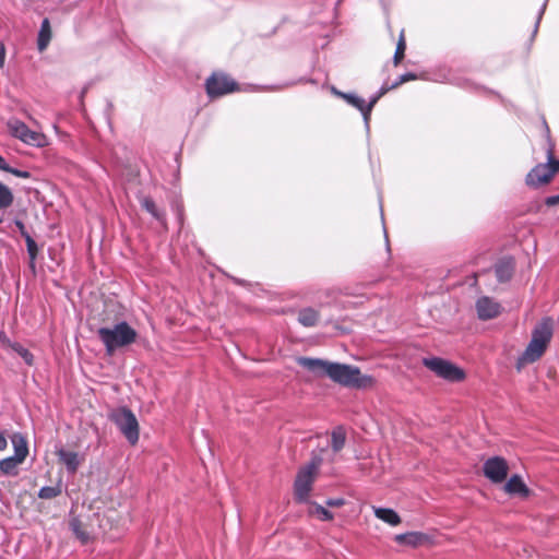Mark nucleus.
<instances>
[{"instance_id": "b1692460", "label": "nucleus", "mask_w": 559, "mask_h": 559, "mask_svg": "<svg viewBox=\"0 0 559 559\" xmlns=\"http://www.w3.org/2000/svg\"><path fill=\"white\" fill-rule=\"evenodd\" d=\"M14 197L9 187L0 182V210L11 206Z\"/></svg>"}, {"instance_id": "6ab92c4d", "label": "nucleus", "mask_w": 559, "mask_h": 559, "mask_svg": "<svg viewBox=\"0 0 559 559\" xmlns=\"http://www.w3.org/2000/svg\"><path fill=\"white\" fill-rule=\"evenodd\" d=\"M373 512L379 520L388 523L391 526H396L401 523L400 515L393 509L379 507L373 508Z\"/></svg>"}, {"instance_id": "aec40b11", "label": "nucleus", "mask_w": 559, "mask_h": 559, "mask_svg": "<svg viewBox=\"0 0 559 559\" xmlns=\"http://www.w3.org/2000/svg\"><path fill=\"white\" fill-rule=\"evenodd\" d=\"M318 320L319 312L313 308H304L298 312V322L306 328L314 326Z\"/></svg>"}, {"instance_id": "5701e85b", "label": "nucleus", "mask_w": 559, "mask_h": 559, "mask_svg": "<svg viewBox=\"0 0 559 559\" xmlns=\"http://www.w3.org/2000/svg\"><path fill=\"white\" fill-rule=\"evenodd\" d=\"M62 492V484L61 480L58 481L56 486H44L38 491V497L40 499H52L60 496Z\"/></svg>"}, {"instance_id": "393cba45", "label": "nucleus", "mask_w": 559, "mask_h": 559, "mask_svg": "<svg viewBox=\"0 0 559 559\" xmlns=\"http://www.w3.org/2000/svg\"><path fill=\"white\" fill-rule=\"evenodd\" d=\"M405 49H406V41H405V37H404V31H402L400 33L399 41H397L396 49H395V52L393 56L394 66H399L401 63V61L403 60V58L405 56Z\"/></svg>"}, {"instance_id": "f03ea898", "label": "nucleus", "mask_w": 559, "mask_h": 559, "mask_svg": "<svg viewBox=\"0 0 559 559\" xmlns=\"http://www.w3.org/2000/svg\"><path fill=\"white\" fill-rule=\"evenodd\" d=\"M552 331L554 322L551 318H544L536 324L528 345L518 359V369H521L525 364L535 362L543 356L552 337Z\"/></svg>"}, {"instance_id": "ea45409f", "label": "nucleus", "mask_w": 559, "mask_h": 559, "mask_svg": "<svg viewBox=\"0 0 559 559\" xmlns=\"http://www.w3.org/2000/svg\"><path fill=\"white\" fill-rule=\"evenodd\" d=\"M8 447V441L4 432H0V451L5 450Z\"/></svg>"}, {"instance_id": "cd10ccee", "label": "nucleus", "mask_w": 559, "mask_h": 559, "mask_svg": "<svg viewBox=\"0 0 559 559\" xmlns=\"http://www.w3.org/2000/svg\"><path fill=\"white\" fill-rule=\"evenodd\" d=\"M342 98L350 106L358 109L364 116L365 99L354 93H346Z\"/></svg>"}, {"instance_id": "72a5a7b5", "label": "nucleus", "mask_w": 559, "mask_h": 559, "mask_svg": "<svg viewBox=\"0 0 559 559\" xmlns=\"http://www.w3.org/2000/svg\"><path fill=\"white\" fill-rule=\"evenodd\" d=\"M546 7H547V0L544 1V3L542 4V7L538 10L537 19H536V22L534 25L533 36H535L537 34L538 26H539V23L542 21L544 13H545Z\"/></svg>"}, {"instance_id": "a18cd8bd", "label": "nucleus", "mask_w": 559, "mask_h": 559, "mask_svg": "<svg viewBox=\"0 0 559 559\" xmlns=\"http://www.w3.org/2000/svg\"><path fill=\"white\" fill-rule=\"evenodd\" d=\"M385 241H386V245L389 246V238L386 235H385Z\"/></svg>"}, {"instance_id": "423d86ee", "label": "nucleus", "mask_w": 559, "mask_h": 559, "mask_svg": "<svg viewBox=\"0 0 559 559\" xmlns=\"http://www.w3.org/2000/svg\"><path fill=\"white\" fill-rule=\"evenodd\" d=\"M423 365L436 376L447 381L460 382L465 379L464 370L447 359L440 357H425L423 358Z\"/></svg>"}, {"instance_id": "0eeeda50", "label": "nucleus", "mask_w": 559, "mask_h": 559, "mask_svg": "<svg viewBox=\"0 0 559 559\" xmlns=\"http://www.w3.org/2000/svg\"><path fill=\"white\" fill-rule=\"evenodd\" d=\"M9 133L22 141L24 144L44 147L47 145V138L44 133L31 130L23 121L11 118L7 122Z\"/></svg>"}, {"instance_id": "58836bf2", "label": "nucleus", "mask_w": 559, "mask_h": 559, "mask_svg": "<svg viewBox=\"0 0 559 559\" xmlns=\"http://www.w3.org/2000/svg\"><path fill=\"white\" fill-rule=\"evenodd\" d=\"M559 203V194L558 195H551L548 197L545 201V204L548 206H552Z\"/></svg>"}, {"instance_id": "a19ab883", "label": "nucleus", "mask_w": 559, "mask_h": 559, "mask_svg": "<svg viewBox=\"0 0 559 559\" xmlns=\"http://www.w3.org/2000/svg\"><path fill=\"white\" fill-rule=\"evenodd\" d=\"M11 166L7 163V160L0 155V169L8 173Z\"/></svg>"}, {"instance_id": "2eb2a0df", "label": "nucleus", "mask_w": 559, "mask_h": 559, "mask_svg": "<svg viewBox=\"0 0 559 559\" xmlns=\"http://www.w3.org/2000/svg\"><path fill=\"white\" fill-rule=\"evenodd\" d=\"M428 539L427 535L421 532H407L394 536V540L401 545L417 547Z\"/></svg>"}, {"instance_id": "39448f33", "label": "nucleus", "mask_w": 559, "mask_h": 559, "mask_svg": "<svg viewBox=\"0 0 559 559\" xmlns=\"http://www.w3.org/2000/svg\"><path fill=\"white\" fill-rule=\"evenodd\" d=\"M111 420L115 423L119 431L124 436L130 444L133 445L139 441V423L130 408H118L112 413Z\"/></svg>"}, {"instance_id": "ddd939ff", "label": "nucleus", "mask_w": 559, "mask_h": 559, "mask_svg": "<svg viewBox=\"0 0 559 559\" xmlns=\"http://www.w3.org/2000/svg\"><path fill=\"white\" fill-rule=\"evenodd\" d=\"M56 454L59 461L66 465L69 474H74L83 461V457H81L79 453L62 448L57 450Z\"/></svg>"}, {"instance_id": "bb28decb", "label": "nucleus", "mask_w": 559, "mask_h": 559, "mask_svg": "<svg viewBox=\"0 0 559 559\" xmlns=\"http://www.w3.org/2000/svg\"><path fill=\"white\" fill-rule=\"evenodd\" d=\"M24 239L26 242V249H27V253L29 257V265L32 269H34L35 260H36L37 253H38V247H37L36 241L32 238L31 235L26 236Z\"/></svg>"}, {"instance_id": "f257e3e1", "label": "nucleus", "mask_w": 559, "mask_h": 559, "mask_svg": "<svg viewBox=\"0 0 559 559\" xmlns=\"http://www.w3.org/2000/svg\"><path fill=\"white\" fill-rule=\"evenodd\" d=\"M296 362L314 377H329L332 381L343 386L368 389L374 384V378L361 373L360 369L356 366L304 356L297 357Z\"/></svg>"}, {"instance_id": "37998d69", "label": "nucleus", "mask_w": 559, "mask_h": 559, "mask_svg": "<svg viewBox=\"0 0 559 559\" xmlns=\"http://www.w3.org/2000/svg\"><path fill=\"white\" fill-rule=\"evenodd\" d=\"M331 92H332L335 96L341 97V98H342V95H345V94H346V93H344V92L338 91V90H337L336 87H334V86H332V87H331Z\"/></svg>"}, {"instance_id": "4468645a", "label": "nucleus", "mask_w": 559, "mask_h": 559, "mask_svg": "<svg viewBox=\"0 0 559 559\" xmlns=\"http://www.w3.org/2000/svg\"><path fill=\"white\" fill-rule=\"evenodd\" d=\"M504 491L510 496L525 498L530 495V489L519 475H513L504 485Z\"/></svg>"}, {"instance_id": "c9c22d12", "label": "nucleus", "mask_w": 559, "mask_h": 559, "mask_svg": "<svg viewBox=\"0 0 559 559\" xmlns=\"http://www.w3.org/2000/svg\"><path fill=\"white\" fill-rule=\"evenodd\" d=\"M0 343H1V345H2V346L11 348V347H12V345H13L15 342H12V341L9 338V336L7 335V333H5V332H3V331H1V332H0Z\"/></svg>"}, {"instance_id": "f8f14e48", "label": "nucleus", "mask_w": 559, "mask_h": 559, "mask_svg": "<svg viewBox=\"0 0 559 559\" xmlns=\"http://www.w3.org/2000/svg\"><path fill=\"white\" fill-rule=\"evenodd\" d=\"M515 261L511 257H504L498 260L493 266L496 277L498 282L506 283L509 282L514 273Z\"/></svg>"}, {"instance_id": "7c9ffc66", "label": "nucleus", "mask_w": 559, "mask_h": 559, "mask_svg": "<svg viewBox=\"0 0 559 559\" xmlns=\"http://www.w3.org/2000/svg\"><path fill=\"white\" fill-rule=\"evenodd\" d=\"M417 75L413 72H407L399 76V79L391 85L392 88H395L400 86L403 83H406L408 81L416 80Z\"/></svg>"}, {"instance_id": "a878e982", "label": "nucleus", "mask_w": 559, "mask_h": 559, "mask_svg": "<svg viewBox=\"0 0 559 559\" xmlns=\"http://www.w3.org/2000/svg\"><path fill=\"white\" fill-rule=\"evenodd\" d=\"M12 350H14L27 366H33L34 364V355L24 346H22L20 343L15 342L12 347Z\"/></svg>"}, {"instance_id": "9b49d317", "label": "nucleus", "mask_w": 559, "mask_h": 559, "mask_svg": "<svg viewBox=\"0 0 559 559\" xmlns=\"http://www.w3.org/2000/svg\"><path fill=\"white\" fill-rule=\"evenodd\" d=\"M552 179L549 167L545 164L536 165L526 176V185L538 188Z\"/></svg>"}, {"instance_id": "412c9836", "label": "nucleus", "mask_w": 559, "mask_h": 559, "mask_svg": "<svg viewBox=\"0 0 559 559\" xmlns=\"http://www.w3.org/2000/svg\"><path fill=\"white\" fill-rule=\"evenodd\" d=\"M345 442H346V435H345V430L343 429V427L338 426L335 429H333V431L331 433V445H332L333 451L335 453L340 452L344 448Z\"/></svg>"}, {"instance_id": "e433bc0d", "label": "nucleus", "mask_w": 559, "mask_h": 559, "mask_svg": "<svg viewBox=\"0 0 559 559\" xmlns=\"http://www.w3.org/2000/svg\"><path fill=\"white\" fill-rule=\"evenodd\" d=\"M14 224H15V226L17 227V229L20 230L21 236H22L23 238H25L26 236H28V235H29V234L27 233V230H26V228H25V225H24V223H23L22 221H20V219H15V221H14Z\"/></svg>"}, {"instance_id": "f3484780", "label": "nucleus", "mask_w": 559, "mask_h": 559, "mask_svg": "<svg viewBox=\"0 0 559 559\" xmlns=\"http://www.w3.org/2000/svg\"><path fill=\"white\" fill-rule=\"evenodd\" d=\"M51 40V27L49 19L45 17L41 21L40 28L37 37V48L43 52Z\"/></svg>"}, {"instance_id": "7ed1b4c3", "label": "nucleus", "mask_w": 559, "mask_h": 559, "mask_svg": "<svg viewBox=\"0 0 559 559\" xmlns=\"http://www.w3.org/2000/svg\"><path fill=\"white\" fill-rule=\"evenodd\" d=\"M97 336L104 344L106 354L111 356L117 349L133 344L138 333L128 322L121 321L111 328H99Z\"/></svg>"}, {"instance_id": "f704fd0d", "label": "nucleus", "mask_w": 559, "mask_h": 559, "mask_svg": "<svg viewBox=\"0 0 559 559\" xmlns=\"http://www.w3.org/2000/svg\"><path fill=\"white\" fill-rule=\"evenodd\" d=\"M8 173H10L19 178H23V179H29L32 177V174L29 171L17 169L14 167H11Z\"/></svg>"}, {"instance_id": "473e14b6", "label": "nucleus", "mask_w": 559, "mask_h": 559, "mask_svg": "<svg viewBox=\"0 0 559 559\" xmlns=\"http://www.w3.org/2000/svg\"><path fill=\"white\" fill-rule=\"evenodd\" d=\"M316 514L322 520V521H330L333 519L332 512H330L328 509L320 504H316Z\"/></svg>"}, {"instance_id": "79ce46f5", "label": "nucleus", "mask_w": 559, "mask_h": 559, "mask_svg": "<svg viewBox=\"0 0 559 559\" xmlns=\"http://www.w3.org/2000/svg\"><path fill=\"white\" fill-rule=\"evenodd\" d=\"M4 59H5V49L4 46L0 45V68L4 66Z\"/></svg>"}, {"instance_id": "a211bd4d", "label": "nucleus", "mask_w": 559, "mask_h": 559, "mask_svg": "<svg viewBox=\"0 0 559 559\" xmlns=\"http://www.w3.org/2000/svg\"><path fill=\"white\" fill-rule=\"evenodd\" d=\"M11 441L14 448L13 456L17 459L21 463H23V461L28 454V448L25 438L21 433H14L11 437Z\"/></svg>"}, {"instance_id": "4be33fe9", "label": "nucleus", "mask_w": 559, "mask_h": 559, "mask_svg": "<svg viewBox=\"0 0 559 559\" xmlns=\"http://www.w3.org/2000/svg\"><path fill=\"white\" fill-rule=\"evenodd\" d=\"M21 462L15 459L13 455L0 460V472L4 475L14 476L17 474V466Z\"/></svg>"}, {"instance_id": "c756f323", "label": "nucleus", "mask_w": 559, "mask_h": 559, "mask_svg": "<svg viewBox=\"0 0 559 559\" xmlns=\"http://www.w3.org/2000/svg\"><path fill=\"white\" fill-rule=\"evenodd\" d=\"M551 171V177L559 171V160L554 157L552 150H548L547 163L545 164Z\"/></svg>"}, {"instance_id": "6e6552de", "label": "nucleus", "mask_w": 559, "mask_h": 559, "mask_svg": "<svg viewBox=\"0 0 559 559\" xmlns=\"http://www.w3.org/2000/svg\"><path fill=\"white\" fill-rule=\"evenodd\" d=\"M206 93L210 97H218L237 90V83L224 73H213L206 80Z\"/></svg>"}, {"instance_id": "20e7f679", "label": "nucleus", "mask_w": 559, "mask_h": 559, "mask_svg": "<svg viewBox=\"0 0 559 559\" xmlns=\"http://www.w3.org/2000/svg\"><path fill=\"white\" fill-rule=\"evenodd\" d=\"M321 464L322 457L312 455L311 460L298 469L294 481V497L297 502H308Z\"/></svg>"}, {"instance_id": "2f4dec72", "label": "nucleus", "mask_w": 559, "mask_h": 559, "mask_svg": "<svg viewBox=\"0 0 559 559\" xmlns=\"http://www.w3.org/2000/svg\"><path fill=\"white\" fill-rule=\"evenodd\" d=\"M511 559H535V557L531 548L522 546V550H518L516 554L513 555Z\"/></svg>"}, {"instance_id": "1a4fd4ad", "label": "nucleus", "mask_w": 559, "mask_h": 559, "mask_svg": "<svg viewBox=\"0 0 559 559\" xmlns=\"http://www.w3.org/2000/svg\"><path fill=\"white\" fill-rule=\"evenodd\" d=\"M509 472V465L504 457L492 456L483 464V473L492 484H501L506 480Z\"/></svg>"}, {"instance_id": "dca6fc26", "label": "nucleus", "mask_w": 559, "mask_h": 559, "mask_svg": "<svg viewBox=\"0 0 559 559\" xmlns=\"http://www.w3.org/2000/svg\"><path fill=\"white\" fill-rule=\"evenodd\" d=\"M140 204L141 207L145 210L148 214H151L157 222L166 226L165 212L157 207L156 203L151 197L140 198Z\"/></svg>"}, {"instance_id": "4c0bfd02", "label": "nucleus", "mask_w": 559, "mask_h": 559, "mask_svg": "<svg viewBox=\"0 0 559 559\" xmlns=\"http://www.w3.org/2000/svg\"><path fill=\"white\" fill-rule=\"evenodd\" d=\"M326 504L329 507H342L344 504V499H342V498L329 499L326 501Z\"/></svg>"}, {"instance_id": "c85d7f7f", "label": "nucleus", "mask_w": 559, "mask_h": 559, "mask_svg": "<svg viewBox=\"0 0 559 559\" xmlns=\"http://www.w3.org/2000/svg\"><path fill=\"white\" fill-rule=\"evenodd\" d=\"M380 97L381 96L378 93H376L373 96L370 97L368 103L365 102L364 120H365V123L367 127L369 126L368 121H369V118L371 115V110L374 107V105L377 104V102L380 99Z\"/></svg>"}, {"instance_id": "9d476101", "label": "nucleus", "mask_w": 559, "mask_h": 559, "mask_svg": "<svg viewBox=\"0 0 559 559\" xmlns=\"http://www.w3.org/2000/svg\"><path fill=\"white\" fill-rule=\"evenodd\" d=\"M501 309L499 302L487 296L480 297L476 301L477 316L480 320H490L498 317Z\"/></svg>"}, {"instance_id": "c03bdc74", "label": "nucleus", "mask_w": 559, "mask_h": 559, "mask_svg": "<svg viewBox=\"0 0 559 559\" xmlns=\"http://www.w3.org/2000/svg\"><path fill=\"white\" fill-rule=\"evenodd\" d=\"M390 88H392V87H391V86H390V87L382 86V87L379 90L378 94H379L380 96H383V95H384V94H385Z\"/></svg>"}]
</instances>
